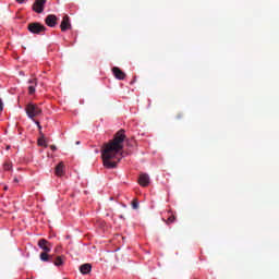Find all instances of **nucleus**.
<instances>
[{
    "instance_id": "1",
    "label": "nucleus",
    "mask_w": 279,
    "mask_h": 279,
    "mask_svg": "<svg viewBox=\"0 0 279 279\" xmlns=\"http://www.w3.org/2000/svg\"><path fill=\"white\" fill-rule=\"evenodd\" d=\"M123 143H125V130L121 129L114 134L113 140L105 144L101 149L104 167H107V169L117 167L122 158Z\"/></svg>"
},
{
    "instance_id": "2",
    "label": "nucleus",
    "mask_w": 279,
    "mask_h": 279,
    "mask_svg": "<svg viewBox=\"0 0 279 279\" xmlns=\"http://www.w3.org/2000/svg\"><path fill=\"white\" fill-rule=\"evenodd\" d=\"M27 29L31 34L37 35L45 34V32H47V27L38 22L29 23Z\"/></svg>"
},
{
    "instance_id": "3",
    "label": "nucleus",
    "mask_w": 279,
    "mask_h": 279,
    "mask_svg": "<svg viewBox=\"0 0 279 279\" xmlns=\"http://www.w3.org/2000/svg\"><path fill=\"white\" fill-rule=\"evenodd\" d=\"M41 113H43V109L39 108L38 106L34 104H28L26 106V114L29 119H33V121H34V118L38 117Z\"/></svg>"
},
{
    "instance_id": "4",
    "label": "nucleus",
    "mask_w": 279,
    "mask_h": 279,
    "mask_svg": "<svg viewBox=\"0 0 279 279\" xmlns=\"http://www.w3.org/2000/svg\"><path fill=\"white\" fill-rule=\"evenodd\" d=\"M45 3H47V0H36L33 4L34 12L43 14L45 12Z\"/></svg>"
},
{
    "instance_id": "5",
    "label": "nucleus",
    "mask_w": 279,
    "mask_h": 279,
    "mask_svg": "<svg viewBox=\"0 0 279 279\" xmlns=\"http://www.w3.org/2000/svg\"><path fill=\"white\" fill-rule=\"evenodd\" d=\"M45 23L48 25V27H56V25H58V16L54 14H49L46 16Z\"/></svg>"
},
{
    "instance_id": "6",
    "label": "nucleus",
    "mask_w": 279,
    "mask_h": 279,
    "mask_svg": "<svg viewBox=\"0 0 279 279\" xmlns=\"http://www.w3.org/2000/svg\"><path fill=\"white\" fill-rule=\"evenodd\" d=\"M38 246L40 247V250H43L46 253L51 252V243H49V241L41 239L38 241Z\"/></svg>"
},
{
    "instance_id": "7",
    "label": "nucleus",
    "mask_w": 279,
    "mask_h": 279,
    "mask_svg": "<svg viewBox=\"0 0 279 279\" xmlns=\"http://www.w3.org/2000/svg\"><path fill=\"white\" fill-rule=\"evenodd\" d=\"M61 32H66L68 29H71V19H69V15H64L61 22Z\"/></svg>"
},
{
    "instance_id": "8",
    "label": "nucleus",
    "mask_w": 279,
    "mask_h": 279,
    "mask_svg": "<svg viewBox=\"0 0 279 279\" xmlns=\"http://www.w3.org/2000/svg\"><path fill=\"white\" fill-rule=\"evenodd\" d=\"M112 73H113L116 80H125V72H123L119 68H117V66L112 68Z\"/></svg>"
},
{
    "instance_id": "9",
    "label": "nucleus",
    "mask_w": 279,
    "mask_h": 279,
    "mask_svg": "<svg viewBox=\"0 0 279 279\" xmlns=\"http://www.w3.org/2000/svg\"><path fill=\"white\" fill-rule=\"evenodd\" d=\"M138 184L141 186H149V174L142 173L138 179Z\"/></svg>"
},
{
    "instance_id": "10",
    "label": "nucleus",
    "mask_w": 279,
    "mask_h": 279,
    "mask_svg": "<svg viewBox=\"0 0 279 279\" xmlns=\"http://www.w3.org/2000/svg\"><path fill=\"white\" fill-rule=\"evenodd\" d=\"M54 173L59 178H62V175H64V162L63 161H61L57 165V167L54 168Z\"/></svg>"
},
{
    "instance_id": "11",
    "label": "nucleus",
    "mask_w": 279,
    "mask_h": 279,
    "mask_svg": "<svg viewBox=\"0 0 279 279\" xmlns=\"http://www.w3.org/2000/svg\"><path fill=\"white\" fill-rule=\"evenodd\" d=\"M28 84H29V86H28V93L31 94V95H34V93H36V86H37V80L36 78H33V80H29L28 81Z\"/></svg>"
},
{
    "instance_id": "12",
    "label": "nucleus",
    "mask_w": 279,
    "mask_h": 279,
    "mask_svg": "<svg viewBox=\"0 0 279 279\" xmlns=\"http://www.w3.org/2000/svg\"><path fill=\"white\" fill-rule=\"evenodd\" d=\"M50 263H53L56 267H62V265H64V256H57L54 259L52 256V259Z\"/></svg>"
},
{
    "instance_id": "13",
    "label": "nucleus",
    "mask_w": 279,
    "mask_h": 279,
    "mask_svg": "<svg viewBox=\"0 0 279 279\" xmlns=\"http://www.w3.org/2000/svg\"><path fill=\"white\" fill-rule=\"evenodd\" d=\"M92 269H93V266L90 264H83L80 267V271L83 275L90 274Z\"/></svg>"
},
{
    "instance_id": "14",
    "label": "nucleus",
    "mask_w": 279,
    "mask_h": 279,
    "mask_svg": "<svg viewBox=\"0 0 279 279\" xmlns=\"http://www.w3.org/2000/svg\"><path fill=\"white\" fill-rule=\"evenodd\" d=\"M40 260H43L44 263H51L53 255H49V253L47 252H43L40 253Z\"/></svg>"
},
{
    "instance_id": "15",
    "label": "nucleus",
    "mask_w": 279,
    "mask_h": 279,
    "mask_svg": "<svg viewBox=\"0 0 279 279\" xmlns=\"http://www.w3.org/2000/svg\"><path fill=\"white\" fill-rule=\"evenodd\" d=\"M4 171H10L12 169V161L10 159H7L3 163Z\"/></svg>"
},
{
    "instance_id": "16",
    "label": "nucleus",
    "mask_w": 279,
    "mask_h": 279,
    "mask_svg": "<svg viewBox=\"0 0 279 279\" xmlns=\"http://www.w3.org/2000/svg\"><path fill=\"white\" fill-rule=\"evenodd\" d=\"M132 208H133L134 210H138V199L134 198V199L132 201Z\"/></svg>"
},
{
    "instance_id": "17",
    "label": "nucleus",
    "mask_w": 279,
    "mask_h": 279,
    "mask_svg": "<svg viewBox=\"0 0 279 279\" xmlns=\"http://www.w3.org/2000/svg\"><path fill=\"white\" fill-rule=\"evenodd\" d=\"M175 221V216H170L167 220L166 223H173Z\"/></svg>"
},
{
    "instance_id": "18",
    "label": "nucleus",
    "mask_w": 279,
    "mask_h": 279,
    "mask_svg": "<svg viewBox=\"0 0 279 279\" xmlns=\"http://www.w3.org/2000/svg\"><path fill=\"white\" fill-rule=\"evenodd\" d=\"M38 145H39L40 147L45 146V140L39 138V140H38Z\"/></svg>"
},
{
    "instance_id": "19",
    "label": "nucleus",
    "mask_w": 279,
    "mask_h": 279,
    "mask_svg": "<svg viewBox=\"0 0 279 279\" xmlns=\"http://www.w3.org/2000/svg\"><path fill=\"white\" fill-rule=\"evenodd\" d=\"M0 112H3V100L0 98Z\"/></svg>"
},
{
    "instance_id": "20",
    "label": "nucleus",
    "mask_w": 279,
    "mask_h": 279,
    "mask_svg": "<svg viewBox=\"0 0 279 279\" xmlns=\"http://www.w3.org/2000/svg\"><path fill=\"white\" fill-rule=\"evenodd\" d=\"M36 125L38 126V130H43V126L40 125V122L35 121Z\"/></svg>"
},
{
    "instance_id": "21",
    "label": "nucleus",
    "mask_w": 279,
    "mask_h": 279,
    "mask_svg": "<svg viewBox=\"0 0 279 279\" xmlns=\"http://www.w3.org/2000/svg\"><path fill=\"white\" fill-rule=\"evenodd\" d=\"M50 149H51L52 151H56V149H58V147H56L54 145H52V146H50Z\"/></svg>"
},
{
    "instance_id": "22",
    "label": "nucleus",
    "mask_w": 279,
    "mask_h": 279,
    "mask_svg": "<svg viewBox=\"0 0 279 279\" xmlns=\"http://www.w3.org/2000/svg\"><path fill=\"white\" fill-rule=\"evenodd\" d=\"M184 116L182 114V113H179L178 116H177V119H182Z\"/></svg>"
},
{
    "instance_id": "23",
    "label": "nucleus",
    "mask_w": 279,
    "mask_h": 279,
    "mask_svg": "<svg viewBox=\"0 0 279 279\" xmlns=\"http://www.w3.org/2000/svg\"><path fill=\"white\" fill-rule=\"evenodd\" d=\"M27 0H16L17 3H25Z\"/></svg>"
},
{
    "instance_id": "24",
    "label": "nucleus",
    "mask_w": 279,
    "mask_h": 279,
    "mask_svg": "<svg viewBox=\"0 0 279 279\" xmlns=\"http://www.w3.org/2000/svg\"><path fill=\"white\" fill-rule=\"evenodd\" d=\"M14 182H19V179H14Z\"/></svg>"
},
{
    "instance_id": "25",
    "label": "nucleus",
    "mask_w": 279,
    "mask_h": 279,
    "mask_svg": "<svg viewBox=\"0 0 279 279\" xmlns=\"http://www.w3.org/2000/svg\"><path fill=\"white\" fill-rule=\"evenodd\" d=\"M76 145H80V142H76Z\"/></svg>"
}]
</instances>
